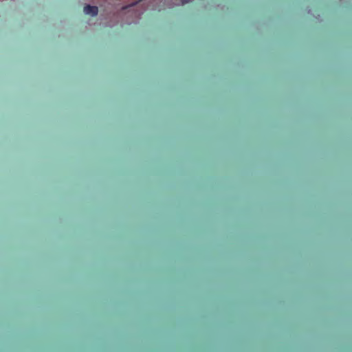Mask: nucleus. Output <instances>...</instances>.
<instances>
[{
    "label": "nucleus",
    "instance_id": "1",
    "mask_svg": "<svg viewBox=\"0 0 352 352\" xmlns=\"http://www.w3.org/2000/svg\"><path fill=\"white\" fill-rule=\"evenodd\" d=\"M98 12L97 6L87 5L84 7V12L86 14H90L91 16H96Z\"/></svg>",
    "mask_w": 352,
    "mask_h": 352
},
{
    "label": "nucleus",
    "instance_id": "2",
    "mask_svg": "<svg viewBox=\"0 0 352 352\" xmlns=\"http://www.w3.org/2000/svg\"><path fill=\"white\" fill-rule=\"evenodd\" d=\"M191 1L192 0H181L182 3L183 4L187 3H188V2Z\"/></svg>",
    "mask_w": 352,
    "mask_h": 352
}]
</instances>
